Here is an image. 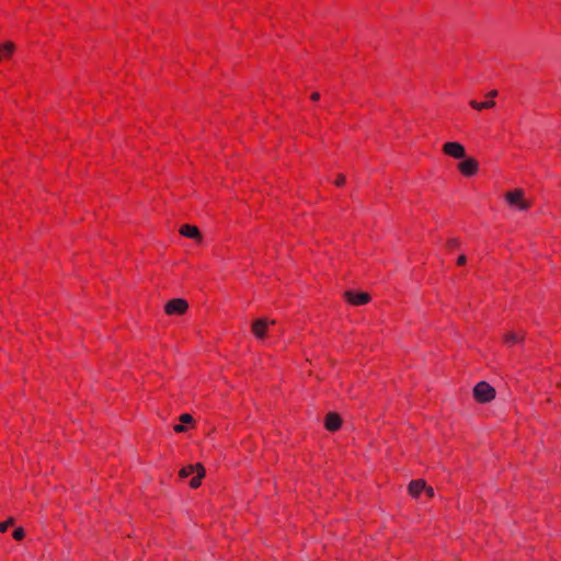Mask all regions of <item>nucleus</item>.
Segmentation results:
<instances>
[{"instance_id": "nucleus-24", "label": "nucleus", "mask_w": 561, "mask_h": 561, "mask_svg": "<svg viewBox=\"0 0 561 561\" xmlns=\"http://www.w3.org/2000/svg\"><path fill=\"white\" fill-rule=\"evenodd\" d=\"M496 95H497V91H496V90H492V91H490V92L488 93V96H489V98H494V96H496Z\"/></svg>"}, {"instance_id": "nucleus-11", "label": "nucleus", "mask_w": 561, "mask_h": 561, "mask_svg": "<svg viewBox=\"0 0 561 561\" xmlns=\"http://www.w3.org/2000/svg\"><path fill=\"white\" fill-rule=\"evenodd\" d=\"M425 484V481L421 479L411 481L409 484V493L414 497L419 496L420 493L424 491Z\"/></svg>"}, {"instance_id": "nucleus-19", "label": "nucleus", "mask_w": 561, "mask_h": 561, "mask_svg": "<svg viewBox=\"0 0 561 561\" xmlns=\"http://www.w3.org/2000/svg\"><path fill=\"white\" fill-rule=\"evenodd\" d=\"M344 183H345V176H344V175H339V176H337V179H336V181H335V184H336L337 186H341V185H343Z\"/></svg>"}, {"instance_id": "nucleus-7", "label": "nucleus", "mask_w": 561, "mask_h": 561, "mask_svg": "<svg viewBox=\"0 0 561 561\" xmlns=\"http://www.w3.org/2000/svg\"><path fill=\"white\" fill-rule=\"evenodd\" d=\"M458 169L465 176H472L478 171V161L473 158H465L463 161L458 164Z\"/></svg>"}, {"instance_id": "nucleus-17", "label": "nucleus", "mask_w": 561, "mask_h": 561, "mask_svg": "<svg viewBox=\"0 0 561 561\" xmlns=\"http://www.w3.org/2000/svg\"><path fill=\"white\" fill-rule=\"evenodd\" d=\"M180 421H181L182 423L190 424V423H192V422H193V417H192V415H191V414L184 413V414H182V415L180 416Z\"/></svg>"}, {"instance_id": "nucleus-18", "label": "nucleus", "mask_w": 561, "mask_h": 561, "mask_svg": "<svg viewBox=\"0 0 561 561\" xmlns=\"http://www.w3.org/2000/svg\"><path fill=\"white\" fill-rule=\"evenodd\" d=\"M424 491L426 492L427 496L433 497L434 496V489L432 486H427L425 484Z\"/></svg>"}, {"instance_id": "nucleus-21", "label": "nucleus", "mask_w": 561, "mask_h": 561, "mask_svg": "<svg viewBox=\"0 0 561 561\" xmlns=\"http://www.w3.org/2000/svg\"><path fill=\"white\" fill-rule=\"evenodd\" d=\"M173 428H174V431H175L176 433H182V432H185V430H186V428H185V426H184L183 424H178V425H175Z\"/></svg>"}, {"instance_id": "nucleus-12", "label": "nucleus", "mask_w": 561, "mask_h": 561, "mask_svg": "<svg viewBox=\"0 0 561 561\" xmlns=\"http://www.w3.org/2000/svg\"><path fill=\"white\" fill-rule=\"evenodd\" d=\"M470 105L471 107L478 110V111H481V110H485V108H492L495 106V102L490 100V101H485V102H477V101H470Z\"/></svg>"}, {"instance_id": "nucleus-23", "label": "nucleus", "mask_w": 561, "mask_h": 561, "mask_svg": "<svg viewBox=\"0 0 561 561\" xmlns=\"http://www.w3.org/2000/svg\"><path fill=\"white\" fill-rule=\"evenodd\" d=\"M320 99V94L318 92H314L311 94V100L318 101Z\"/></svg>"}, {"instance_id": "nucleus-1", "label": "nucleus", "mask_w": 561, "mask_h": 561, "mask_svg": "<svg viewBox=\"0 0 561 561\" xmlns=\"http://www.w3.org/2000/svg\"><path fill=\"white\" fill-rule=\"evenodd\" d=\"M191 474L195 476L191 479L190 486L196 489L201 485L202 479L205 476V469L201 463H195L185 466L180 470V477L182 479L187 478Z\"/></svg>"}, {"instance_id": "nucleus-16", "label": "nucleus", "mask_w": 561, "mask_h": 561, "mask_svg": "<svg viewBox=\"0 0 561 561\" xmlns=\"http://www.w3.org/2000/svg\"><path fill=\"white\" fill-rule=\"evenodd\" d=\"M24 535H25V534H24V529H23V528H21V527H19V528H16V529H14V531H13V538H14L15 540H21V539H23V538H24Z\"/></svg>"}, {"instance_id": "nucleus-9", "label": "nucleus", "mask_w": 561, "mask_h": 561, "mask_svg": "<svg viewBox=\"0 0 561 561\" xmlns=\"http://www.w3.org/2000/svg\"><path fill=\"white\" fill-rule=\"evenodd\" d=\"M180 233L182 236L191 238V239H195V240L202 239L201 232L196 226L183 225L180 228Z\"/></svg>"}, {"instance_id": "nucleus-20", "label": "nucleus", "mask_w": 561, "mask_h": 561, "mask_svg": "<svg viewBox=\"0 0 561 561\" xmlns=\"http://www.w3.org/2000/svg\"><path fill=\"white\" fill-rule=\"evenodd\" d=\"M458 244H459V242H458V240H457V239H450V240L448 241V247H449L450 249H453V248H457V247H458Z\"/></svg>"}, {"instance_id": "nucleus-13", "label": "nucleus", "mask_w": 561, "mask_h": 561, "mask_svg": "<svg viewBox=\"0 0 561 561\" xmlns=\"http://www.w3.org/2000/svg\"><path fill=\"white\" fill-rule=\"evenodd\" d=\"M14 50V44L11 42H7L5 44L1 45L0 51L3 54L4 57H9Z\"/></svg>"}, {"instance_id": "nucleus-22", "label": "nucleus", "mask_w": 561, "mask_h": 561, "mask_svg": "<svg viewBox=\"0 0 561 561\" xmlns=\"http://www.w3.org/2000/svg\"><path fill=\"white\" fill-rule=\"evenodd\" d=\"M466 262H467V257H466V255H463V254H462V255H460V256L458 257V260H457V263H458L459 265H463Z\"/></svg>"}, {"instance_id": "nucleus-10", "label": "nucleus", "mask_w": 561, "mask_h": 561, "mask_svg": "<svg viewBox=\"0 0 561 561\" xmlns=\"http://www.w3.org/2000/svg\"><path fill=\"white\" fill-rule=\"evenodd\" d=\"M324 424H325L327 430L333 432V431H336L340 428L341 419H340L339 414L331 412L325 416Z\"/></svg>"}, {"instance_id": "nucleus-15", "label": "nucleus", "mask_w": 561, "mask_h": 561, "mask_svg": "<svg viewBox=\"0 0 561 561\" xmlns=\"http://www.w3.org/2000/svg\"><path fill=\"white\" fill-rule=\"evenodd\" d=\"M13 523H14L13 518H9L8 520L0 523V533L7 531L8 527L13 525Z\"/></svg>"}, {"instance_id": "nucleus-8", "label": "nucleus", "mask_w": 561, "mask_h": 561, "mask_svg": "<svg viewBox=\"0 0 561 561\" xmlns=\"http://www.w3.org/2000/svg\"><path fill=\"white\" fill-rule=\"evenodd\" d=\"M345 299L355 306H362L369 301L370 296L367 293H354L351 290H347L344 293Z\"/></svg>"}, {"instance_id": "nucleus-3", "label": "nucleus", "mask_w": 561, "mask_h": 561, "mask_svg": "<svg viewBox=\"0 0 561 561\" xmlns=\"http://www.w3.org/2000/svg\"><path fill=\"white\" fill-rule=\"evenodd\" d=\"M505 199L511 206H515L519 210H527L530 207V203L524 199L523 190H514L507 192L505 195Z\"/></svg>"}, {"instance_id": "nucleus-6", "label": "nucleus", "mask_w": 561, "mask_h": 561, "mask_svg": "<svg viewBox=\"0 0 561 561\" xmlns=\"http://www.w3.org/2000/svg\"><path fill=\"white\" fill-rule=\"evenodd\" d=\"M443 151L445 154L453 157L455 159H465L466 158V149L465 147L456 141L446 142L443 146Z\"/></svg>"}, {"instance_id": "nucleus-4", "label": "nucleus", "mask_w": 561, "mask_h": 561, "mask_svg": "<svg viewBox=\"0 0 561 561\" xmlns=\"http://www.w3.org/2000/svg\"><path fill=\"white\" fill-rule=\"evenodd\" d=\"M188 308V304L185 299L182 298H175L170 301H168L164 306V311L167 314H183Z\"/></svg>"}, {"instance_id": "nucleus-14", "label": "nucleus", "mask_w": 561, "mask_h": 561, "mask_svg": "<svg viewBox=\"0 0 561 561\" xmlns=\"http://www.w3.org/2000/svg\"><path fill=\"white\" fill-rule=\"evenodd\" d=\"M522 339H523L522 336L517 335L514 332L507 333L504 337L505 343H507V344L517 343V342L522 341Z\"/></svg>"}, {"instance_id": "nucleus-2", "label": "nucleus", "mask_w": 561, "mask_h": 561, "mask_svg": "<svg viewBox=\"0 0 561 561\" xmlns=\"http://www.w3.org/2000/svg\"><path fill=\"white\" fill-rule=\"evenodd\" d=\"M473 396L481 403L490 402L495 397V389L485 381L478 382L473 388Z\"/></svg>"}, {"instance_id": "nucleus-5", "label": "nucleus", "mask_w": 561, "mask_h": 561, "mask_svg": "<svg viewBox=\"0 0 561 561\" xmlns=\"http://www.w3.org/2000/svg\"><path fill=\"white\" fill-rule=\"evenodd\" d=\"M273 324H275L274 320H268L266 318L257 319L252 323V332L256 339L263 340L266 336L268 325Z\"/></svg>"}]
</instances>
